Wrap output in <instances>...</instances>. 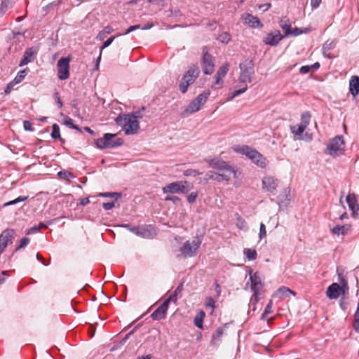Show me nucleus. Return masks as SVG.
Returning <instances> with one entry per match:
<instances>
[{
  "instance_id": "obj_63",
  "label": "nucleus",
  "mask_w": 359,
  "mask_h": 359,
  "mask_svg": "<svg viewBox=\"0 0 359 359\" xmlns=\"http://www.w3.org/2000/svg\"><path fill=\"white\" fill-rule=\"evenodd\" d=\"M154 26L152 22H147L144 27H141L142 29H149Z\"/></svg>"
},
{
  "instance_id": "obj_47",
  "label": "nucleus",
  "mask_w": 359,
  "mask_h": 359,
  "mask_svg": "<svg viewBox=\"0 0 359 359\" xmlns=\"http://www.w3.org/2000/svg\"><path fill=\"white\" fill-rule=\"evenodd\" d=\"M197 197H198L197 192H191L190 194L188 195L187 201L191 204L194 203L196 201Z\"/></svg>"
},
{
  "instance_id": "obj_12",
  "label": "nucleus",
  "mask_w": 359,
  "mask_h": 359,
  "mask_svg": "<svg viewBox=\"0 0 359 359\" xmlns=\"http://www.w3.org/2000/svg\"><path fill=\"white\" fill-rule=\"evenodd\" d=\"M69 62L68 57H62L57 61V76L60 80H66L69 76Z\"/></svg>"
},
{
  "instance_id": "obj_37",
  "label": "nucleus",
  "mask_w": 359,
  "mask_h": 359,
  "mask_svg": "<svg viewBox=\"0 0 359 359\" xmlns=\"http://www.w3.org/2000/svg\"><path fill=\"white\" fill-rule=\"evenodd\" d=\"M51 137L53 139H59L60 137V127L56 123L53 124L52 126Z\"/></svg>"
},
{
  "instance_id": "obj_15",
  "label": "nucleus",
  "mask_w": 359,
  "mask_h": 359,
  "mask_svg": "<svg viewBox=\"0 0 359 359\" xmlns=\"http://www.w3.org/2000/svg\"><path fill=\"white\" fill-rule=\"evenodd\" d=\"M278 185V179L273 176H265L262 179V189L268 192L275 194Z\"/></svg>"
},
{
  "instance_id": "obj_39",
  "label": "nucleus",
  "mask_w": 359,
  "mask_h": 359,
  "mask_svg": "<svg viewBox=\"0 0 359 359\" xmlns=\"http://www.w3.org/2000/svg\"><path fill=\"white\" fill-rule=\"evenodd\" d=\"M28 198V196H19L16 199L7 202L4 204V206H9L12 205H15L19 202H22L26 201Z\"/></svg>"
},
{
  "instance_id": "obj_49",
  "label": "nucleus",
  "mask_w": 359,
  "mask_h": 359,
  "mask_svg": "<svg viewBox=\"0 0 359 359\" xmlns=\"http://www.w3.org/2000/svg\"><path fill=\"white\" fill-rule=\"evenodd\" d=\"M17 85L15 83H14L13 80L11 81L8 85L6 87L5 90H4V93L6 94H9L12 89L13 88V87Z\"/></svg>"
},
{
  "instance_id": "obj_32",
  "label": "nucleus",
  "mask_w": 359,
  "mask_h": 359,
  "mask_svg": "<svg viewBox=\"0 0 359 359\" xmlns=\"http://www.w3.org/2000/svg\"><path fill=\"white\" fill-rule=\"evenodd\" d=\"M229 69V65L228 63L223 64L217 70L216 75L222 79L225 77Z\"/></svg>"
},
{
  "instance_id": "obj_25",
  "label": "nucleus",
  "mask_w": 359,
  "mask_h": 359,
  "mask_svg": "<svg viewBox=\"0 0 359 359\" xmlns=\"http://www.w3.org/2000/svg\"><path fill=\"white\" fill-rule=\"evenodd\" d=\"M351 229V225L349 224H346L344 225H337L334 228L331 229V231L333 234L339 236V235H346L350 231Z\"/></svg>"
},
{
  "instance_id": "obj_60",
  "label": "nucleus",
  "mask_w": 359,
  "mask_h": 359,
  "mask_svg": "<svg viewBox=\"0 0 359 359\" xmlns=\"http://www.w3.org/2000/svg\"><path fill=\"white\" fill-rule=\"evenodd\" d=\"M58 175L61 177H63V178H67L69 176L71 175V173L69 172H66V171H64V172H58Z\"/></svg>"
},
{
  "instance_id": "obj_54",
  "label": "nucleus",
  "mask_w": 359,
  "mask_h": 359,
  "mask_svg": "<svg viewBox=\"0 0 359 359\" xmlns=\"http://www.w3.org/2000/svg\"><path fill=\"white\" fill-rule=\"evenodd\" d=\"M64 123L67 126H69L70 128H72V125L74 124L73 123V120L68 117V116H66L65 120H64Z\"/></svg>"
},
{
  "instance_id": "obj_22",
  "label": "nucleus",
  "mask_w": 359,
  "mask_h": 359,
  "mask_svg": "<svg viewBox=\"0 0 359 359\" xmlns=\"http://www.w3.org/2000/svg\"><path fill=\"white\" fill-rule=\"evenodd\" d=\"M248 81L242 82L238 81V83L236 86V88H238V89L234 90L231 94H229L227 100L231 101L236 97L245 93L248 89Z\"/></svg>"
},
{
  "instance_id": "obj_34",
  "label": "nucleus",
  "mask_w": 359,
  "mask_h": 359,
  "mask_svg": "<svg viewBox=\"0 0 359 359\" xmlns=\"http://www.w3.org/2000/svg\"><path fill=\"white\" fill-rule=\"evenodd\" d=\"M223 84H224L223 79L219 76H217L215 74L214 76V81H213L212 84L211 85V88L215 89V90L220 89L222 88Z\"/></svg>"
},
{
  "instance_id": "obj_38",
  "label": "nucleus",
  "mask_w": 359,
  "mask_h": 359,
  "mask_svg": "<svg viewBox=\"0 0 359 359\" xmlns=\"http://www.w3.org/2000/svg\"><path fill=\"white\" fill-rule=\"evenodd\" d=\"M46 227H47V226L46 224H44L43 223H40L39 225L34 226L33 227L29 229L27 231L26 234L29 235V234H32V233H35L38 232L41 228H46Z\"/></svg>"
},
{
  "instance_id": "obj_33",
  "label": "nucleus",
  "mask_w": 359,
  "mask_h": 359,
  "mask_svg": "<svg viewBox=\"0 0 359 359\" xmlns=\"http://www.w3.org/2000/svg\"><path fill=\"white\" fill-rule=\"evenodd\" d=\"M243 253L248 260H255L257 257V251L255 249L245 248Z\"/></svg>"
},
{
  "instance_id": "obj_1",
  "label": "nucleus",
  "mask_w": 359,
  "mask_h": 359,
  "mask_svg": "<svg viewBox=\"0 0 359 359\" xmlns=\"http://www.w3.org/2000/svg\"><path fill=\"white\" fill-rule=\"evenodd\" d=\"M205 161L215 171H210L205 175V181L215 180L217 182H226L231 178H238V169L231 165L228 162L221 158H208Z\"/></svg>"
},
{
  "instance_id": "obj_55",
  "label": "nucleus",
  "mask_w": 359,
  "mask_h": 359,
  "mask_svg": "<svg viewBox=\"0 0 359 359\" xmlns=\"http://www.w3.org/2000/svg\"><path fill=\"white\" fill-rule=\"evenodd\" d=\"M311 69V67H310V66H302L300 68V73H302L303 74H307L310 72Z\"/></svg>"
},
{
  "instance_id": "obj_10",
  "label": "nucleus",
  "mask_w": 359,
  "mask_h": 359,
  "mask_svg": "<svg viewBox=\"0 0 359 359\" xmlns=\"http://www.w3.org/2000/svg\"><path fill=\"white\" fill-rule=\"evenodd\" d=\"M188 184L187 181H177L170 183L166 186L163 187L162 191L164 194H185L188 191L187 189V185Z\"/></svg>"
},
{
  "instance_id": "obj_48",
  "label": "nucleus",
  "mask_w": 359,
  "mask_h": 359,
  "mask_svg": "<svg viewBox=\"0 0 359 359\" xmlns=\"http://www.w3.org/2000/svg\"><path fill=\"white\" fill-rule=\"evenodd\" d=\"M99 196L102 197H111V198H115V200H117L118 197L120 196L118 193L113 192V193H100Z\"/></svg>"
},
{
  "instance_id": "obj_51",
  "label": "nucleus",
  "mask_w": 359,
  "mask_h": 359,
  "mask_svg": "<svg viewBox=\"0 0 359 359\" xmlns=\"http://www.w3.org/2000/svg\"><path fill=\"white\" fill-rule=\"evenodd\" d=\"M53 97L59 108H62L63 106V103L60 97L59 93L57 92L55 93Z\"/></svg>"
},
{
  "instance_id": "obj_3",
  "label": "nucleus",
  "mask_w": 359,
  "mask_h": 359,
  "mask_svg": "<svg viewBox=\"0 0 359 359\" xmlns=\"http://www.w3.org/2000/svg\"><path fill=\"white\" fill-rule=\"evenodd\" d=\"M236 152L245 154L254 163L261 168H266L267 166V161L266 158L259 151L248 146H243L234 149Z\"/></svg>"
},
{
  "instance_id": "obj_42",
  "label": "nucleus",
  "mask_w": 359,
  "mask_h": 359,
  "mask_svg": "<svg viewBox=\"0 0 359 359\" xmlns=\"http://www.w3.org/2000/svg\"><path fill=\"white\" fill-rule=\"evenodd\" d=\"M272 312V301L270 300L269 304L266 305L264 313L262 315V318L264 319L266 316Z\"/></svg>"
},
{
  "instance_id": "obj_5",
  "label": "nucleus",
  "mask_w": 359,
  "mask_h": 359,
  "mask_svg": "<svg viewBox=\"0 0 359 359\" xmlns=\"http://www.w3.org/2000/svg\"><path fill=\"white\" fill-rule=\"evenodd\" d=\"M199 69L195 65L190 66L187 72L184 74L180 83L179 88L181 93H185L187 91L189 86L192 84L196 79L198 76Z\"/></svg>"
},
{
  "instance_id": "obj_7",
  "label": "nucleus",
  "mask_w": 359,
  "mask_h": 359,
  "mask_svg": "<svg viewBox=\"0 0 359 359\" xmlns=\"http://www.w3.org/2000/svg\"><path fill=\"white\" fill-rule=\"evenodd\" d=\"M201 244V240L196 236L191 241H187L180 248V251L184 257H194Z\"/></svg>"
},
{
  "instance_id": "obj_45",
  "label": "nucleus",
  "mask_w": 359,
  "mask_h": 359,
  "mask_svg": "<svg viewBox=\"0 0 359 359\" xmlns=\"http://www.w3.org/2000/svg\"><path fill=\"white\" fill-rule=\"evenodd\" d=\"M215 304V301L211 297H208L205 299V306L206 307H210V308L214 309Z\"/></svg>"
},
{
  "instance_id": "obj_58",
  "label": "nucleus",
  "mask_w": 359,
  "mask_h": 359,
  "mask_svg": "<svg viewBox=\"0 0 359 359\" xmlns=\"http://www.w3.org/2000/svg\"><path fill=\"white\" fill-rule=\"evenodd\" d=\"M302 33H303V32L299 28H295L293 30H291L290 34L294 35V36H297Z\"/></svg>"
},
{
  "instance_id": "obj_23",
  "label": "nucleus",
  "mask_w": 359,
  "mask_h": 359,
  "mask_svg": "<svg viewBox=\"0 0 359 359\" xmlns=\"http://www.w3.org/2000/svg\"><path fill=\"white\" fill-rule=\"evenodd\" d=\"M290 294L295 295V292L290 288L283 286L278 288L273 294V297L283 299L290 296Z\"/></svg>"
},
{
  "instance_id": "obj_31",
  "label": "nucleus",
  "mask_w": 359,
  "mask_h": 359,
  "mask_svg": "<svg viewBox=\"0 0 359 359\" xmlns=\"http://www.w3.org/2000/svg\"><path fill=\"white\" fill-rule=\"evenodd\" d=\"M33 59V52L30 50L25 51L23 58L20 62V66H24L30 62Z\"/></svg>"
},
{
  "instance_id": "obj_26",
  "label": "nucleus",
  "mask_w": 359,
  "mask_h": 359,
  "mask_svg": "<svg viewBox=\"0 0 359 359\" xmlns=\"http://www.w3.org/2000/svg\"><path fill=\"white\" fill-rule=\"evenodd\" d=\"M280 27L284 30L285 35H290L291 33V24L289 19L287 17H283L279 21Z\"/></svg>"
},
{
  "instance_id": "obj_19",
  "label": "nucleus",
  "mask_w": 359,
  "mask_h": 359,
  "mask_svg": "<svg viewBox=\"0 0 359 359\" xmlns=\"http://www.w3.org/2000/svg\"><path fill=\"white\" fill-rule=\"evenodd\" d=\"M341 292H344L343 287L338 283H334L327 287L326 295L330 299H337Z\"/></svg>"
},
{
  "instance_id": "obj_61",
  "label": "nucleus",
  "mask_w": 359,
  "mask_h": 359,
  "mask_svg": "<svg viewBox=\"0 0 359 359\" xmlns=\"http://www.w3.org/2000/svg\"><path fill=\"white\" fill-rule=\"evenodd\" d=\"M165 201H173V202H176V201H180V198L177 196H167L165 198Z\"/></svg>"
},
{
  "instance_id": "obj_53",
  "label": "nucleus",
  "mask_w": 359,
  "mask_h": 359,
  "mask_svg": "<svg viewBox=\"0 0 359 359\" xmlns=\"http://www.w3.org/2000/svg\"><path fill=\"white\" fill-rule=\"evenodd\" d=\"M138 29H141V26H140V25L130 26V27H129V28L126 30V33H125V34H129V33H130L131 32L135 31V30Z\"/></svg>"
},
{
  "instance_id": "obj_13",
  "label": "nucleus",
  "mask_w": 359,
  "mask_h": 359,
  "mask_svg": "<svg viewBox=\"0 0 359 359\" xmlns=\"http://www.w3.org/2000/svg\"><path fill=\"white\" fill-rule=\"evenodd\" d=\"M202 68L204 74H211L215 70V65L212 57L208 53L207 48L203 49Z\"/></svg>"
},
{
  "instance_id": "obj_50",
  "label": "nucleus",
  "mask_w": 359,
  "mask_h": 359,
  "mask_svg": "<svg viewBox=\"0 0 359 359\" xmlns=\"http://www.w3.org/2000/svg\"><path fill=\"white\" fill-rule=\"evenodd\" d=\"M177 293L175 292H173L172 294L170 295V297L166 299L165 300L164 302H168V304L169 305L170 302H176L177 300Z\"/></svg>"
},
{
  "instance_id": "obj_62",
  "label": "nucleus",
  "mask_w": 359,
  "mask_h": 359,
  "mask_svg": "<svg viewBox=\"0 0 359 359\" xmlns=\"http://www.w3.org/2000/svg\"><path fill=\"white\" fill-rule=\"evenodd\" d=\"M105 37H106V35H105L104 32L102 30L98 33V34L97 36V39L101 41V40H103Z\"/></svg>"
},
{
  "instance_id": "obj_29",
  "label": "nucleus",
  "mask_w": 359,
  "mask_h": 359,
  "mask_svg": "<svg viewBox=\"0 0 359 359\" xmlns=\"http://www.w3.org/2000/svg\"><path fill=\"white\" fill-rule=\"evenodd\" d=\"M224 334V331L222 328H217L215 332L212 336L211 343L213 345H216L220 341L222 335Z\"/></svg>"
},
{
  "instance_id": "obj_21",
  "label": "nucleus",
  "mask_w": 359,
  "mask_h": 359,
  "mask_svg": "<svg viewBox=\"0 0 359 359\" xmlns=\"http://www.w3.org/2000/svg\"><path fill=\"white\" fill-rule=\"evenodd\" d=\"M243 20L245 24L249 25L252 28L262 27L263 25L258 18L253 16L251 14L246 13L243 15Z\"/></svg>"
},
{
  "instance_id": "obj_46",
  "label": "nucleus",
  "mask_w": 359,
  "mask_h": 359,
  "mask_svg": "<svg viewBox=\"0 0 359 359\" xmlns=\"http://www.w3.org/2000/svg\"><path fill=\"white\" fill-rule=\"evenodd\" d=\"M266 236V226L263 223H261L260 228H259V239L262 240V238H265Z\"/></svg>"
},
{
  "instance_id": "obj_64",
  "label": "nucleus",
  "mask_w": 359,
  "mask_h": 359,
  "mask_svg": "<svg viewBox=\"0 0 359 359\" xmlns=\"http://www.w3.org/2000/svg\"><path fill=\"white\" fill-rule=\"evenodd\" d=\"M90 203L88 198H83L80 201V204L81 205H86Z\"/></svg>"
},
{
  "instance_id": "obj_8",
  "label": "nucleus",
  "mask_w": 359,
  "mask_h": 359,
  "mask_svg": "<svg viewBox=\"0 0 359 359\" xmlns=\"http://www.w3.org/2000/svg\"><path fill=\"white\" fill-rule=\"evenodd\" d=\"M239 81H252V76L255 74L254 65L251 60H245L240 64Z\"/></svg>"
},
{
  "instance_id": "obj_57",
  "label": "nucleus",
  "mask_w": 359,
  "mask_h": 359,
  "mask_svg": "<svg viewBox=\"0 0 359 359\" xmlns=\"http://www.w3.org/2000/svg\"><path fill=\"white\" fill-rule=\"evenodd\" d=\"M102 31L104 32L105 35H107L111 34L114 31V29L111 26H107Z\"/></svg>"
},
{
  "instance_id": "obj_9",
  "label": "nucleus",
  "mask_w": 359,
  "mask_h": 359,
  "mask_svg": "<svg viewBox=\"0 0 359 359\" xmlns=\"http://www.w3.org/2000/svg\"><path fill=\"white\" fill-rule=\"evenodd\" d=\"M344 151V141L341 136H337L330 140L327 147V152L332 156L341 155Z\"/></svg>"
},
{
  "instance_id": "obj_43",
  "label": "nucleus",
  "mask_w": 359,
  "mask_h": 359,
  "mask_svg": "<svg viewBox=\"0 0 359 359\" xmlns=\"http://www.w3.org/2000/svg\"><path fill=\"white\" fill-rule=\"evenodd\" d=\"M29 241L30 240L29 238L25 237L22 238L20 242V245L16 248L15 250H18L21 248L26 247L29 243Z\"/></svg>"
},
{
  "instance_id": "obj_18",
  "label": "nucleus",
  "mask_w": 359,
  "mask_h": 359,
  "mask_svg": "<svg viewBox=\"0 0 359 359\" xmlns=\"http://www.w3.org/2000/svg\"><path fill=\"white\" fill-rule=\"evenodd\" d=\"M346 203L351 210V216L355 217L359 214V204L358 203L356 196L353 193H349L346 198Z\"/></svg>"
},
{
  "instance_id": "obj_24",
  "label": "nucleus",
  "mask_w": 359,
  "mask_h": 359,
  "mask_svg": "<svg viewBox=\"0 0 359 359\" xmlns=\"http://www.w3.org/2000/svg\"><path fill=\"white\" fill-rule=\"evenodd\" d=\"M349 90L353 97L359 93V76H353L349 81Z\"/></svg>"
},
{
  "instance_id": "obj_41",
  "label": "nucleus",
  "mask_w": 359,
  "mask_h": 359,
  "mask_svg": "<svg viewBox=\"0 0 359 359\" xmlns=\"http://www.w3.org/2000/svg\"><path fill=\"white\" fill-rule=\"evenodd\" d=\"M218 39L222 43H226L231 40V36L227 32H224L219 35Z\"/></svg>"
},
{
  "instance_id": "obj_40",
  "label": "nucleus",
  "mask_w": 359,
  "mask_h": 359,
  "mask_svg": "<svg viewBox=\"0 0 359 359\" xmlns=\"http://www.w3.org/2000/svg\"><path fill=\"white\" fill-rule=\"evenodd\" d=\"M201 174H202L201 172H199L198 170H194V169H187L184 171V175L187 176V177H189V176L196 177V176L201 175Z\"/></svg>"
},
{
  "instance_id": "obj_2",
  "label": "nucleus",
  "mask_w": 359,
  "mask_h": 359,
  "mask_svg": "<svg viewBox=\"0 0 359 359\" xmlns=\"http://www.w3.org/2000/svg\"><path fill=\"white\" fill-rule=\"evenodd\" d=\"M140 118H142L140 111H135L133 114L118 116L116 118V122L123 128L126 135H134L139 131L140 123L137 119Z\"/></svg>"
},
{
  "instance_id": "obj_52",
  "label": "nucleus",
  "mask_w": 359,
  "mask_h": 359,
  "mask_svg": "<svg viewBox=\"0 0 359 359\" xmlns=\"http://www.w3.org/2000/svg\"><path fill=\"white\" fill-rule=\"evenodd\" d=\"M114 205H115L114 202L104 203L102 204L103 208L106 210H111V208H113L114 207Z\"/></svg>"
},
{
  "instance_id": "obj_59",
  "label": "nucleus",
  "mask_w": 359,
  "mask_h": 359,
  "mask_svg": "<svg viewBox=\"0 0 359 359\" xmlns=\"http://www.w3.org/2000/svg\"><path fill=\"white\" fill-rule=\"evenodd\" d=\"M24 128L26 130H32V123L27 121H24Z\"/></svg>"
},
{
  "instance_id": "obj_6",
  "label": "nucleus",
  "mask_w": 359,
  "mask_h": 359,
  "mask_svg": "<svg viewBox=\"0 0 359 359\" xmlns=\"http://www.w3.org/2000/svg\"><path fill=\"white\" fill-rule=\"evenodd\" d=\"M116 134L106 133L103 137L95 140V144L100 149L114 148L122 145L123 140L116 138Z\"/></svg>"
},
{
  "instance_id": "obj_14",
  "label": "nucleus",
  "mask_w": 359,
  "mask_h": 359,
  "mask_svg": "<svg viewBox=\"0 0 359 359\" xmlns=\"http://www.w3.org/2000/svg\"><path fill=\"white\" fill-rule=\"evenodd\" d=\"M311 120V114L309 112H305L302 114L301 123L297 126L291 127V131L294 135H301L307 126H309Z\"/></svg>"
},
{
  "instance_id": "obj_56",
  "label": "nucleus",
  "mask_w": 359,
  "mask_h": 359,
  "mask_svg": "<svg viewBox=\"0 0 359 359\" xmlns=\"http://www.w3.org/2000/svg\"><path fill=\"white\" fill-rule=\"evenodd\" d=\"M322 0H311V5L313 8H316L320 4Z\"/></svg>"
},
{
  "instance_id": "obj_30",
  "label": "nucleus",
  "mask_w": 359,
  "mask_h": 359,
  "mask_svg": "<svg viewBox=\"0 0 359 359\" xmlns=\"http://www.w3.org/2000/svg\"><path fill=\"white\" fill-rule=\"evenodd\" d=\"M121 34H117L116 36H111L110 38H109L107 41H105L104 43H103V45L101 47V50H100V55L99 57H97V67H98L99 65V62L100 61V59H101V55H102V50L108 47L113 41L114 40L116 39V36H121Z\"/></svg>"
},
{
  "instance_id": "obj_20",
  "label": "nucleus",
  "mask_w": 359,
  "mask_h": 359,
  "mask_svg": "<svg viewBox=\"0 0 359 359\" xmlns=\"http://www.w3.org/2000/svg\"><path fill=\"white\" fill-rule=\"evenodd\" d=\"M168 307L169 305L168 302H163V304L152 313L151 316L152 319L154 320L163 319L165 317Z\"/></svg>"
},
{
  "instance_id": "obj_28",
  "label": "nucleus",
  "mask_w": 359,
  "mask_h": 359,
  "mask_svg": "<svg viewBox=\"0 0 359 359\" xmlns=\"http://www.w3.org/2000/svg\"><path fill=\"white\" fill-rule=\"evenodd\" d=\"M336 43L334 41H326L323 46V55L329 58H331L332 56L328 53V52L333 49L335 47Z\"/></svg>"
},
{
  "instance_id": "obj_17",
  "label": "nucleus",
  "mask_w": 359,
  "mask_h": 359,
  "mask_svg": "<svg viewBox=\"0 0 359 359\" xmlns=\"http://www.w3.org/2000/svg\"><path fill=\"white\" fill-rule=\"evenodd\" d=\"M283 39V36L278 30H273L268 33L263 39V42L266 45L275 46Z\"/></svg>"
},
{
  "instance_id": "obj_35",
  "label": "nucleus",
  "mask_w": 359,
  "mask_h": 359,
  "mask_svg": "<svg viewBox=\"0 0 359 359\" xmlns=\"http://www.w3.org/2000/svg\"><path fill=\"white\" fill-rule=\"evenodd\" d=\"M236 225L239 229L241 230H246L248 229L245 220L238 215H237L236 217Z\"/></svg>"
},
{
  "instance_id": "obj_4",
  "label": "nucleus",
  "mask_w": 359,
  "mask_h": 359,
  "mask_svg": "<svg viewBox=\"0 0 359 359\" xmlns=\"http://www.w3.org/2000/svg\"><path fill=\"white\" fill-rule=\"evenodd\" d=\"M210 95V90H205L193 100L182 112V116L186 117L190 114L198 111L202 106L207 102Z\"/></svg>"
},
{
  "instance_id": "obj_36",
  "label": "nucleus",
  "mask_w": 359,
  "mask_h": 359,
  "mask_svg": "<svg viewBox=\"0 0 359 359\" xmlns=\"http://www.w3.org/2000/svg\"><path fill=\"white\" fill-rule=\"evenodd\" d=\"M27 69L20 71L18 73L17 76L13 79L14 83H15L16 84H18L20 82H22L23 81V79H25V77L27 74Z\"/></svg>"
},
{
  "instance_id": "obj_44",
  "label": "nucleus",
  "mask_w": 359,
  "mask_h": 359,
  "mask_svg": "<svg viewBox=\"0 0 359 359\" xmlns=\"http://www.w3.org/2000/svg\"><path fill=\"white\" fill-rule=\"evenodd\" d=\"M148 2L154 4L156 6L163 8L166 6L165 0H147Z\"/></svg>"
},
{
  "instance_id": "obj_27",
  "label": "nucleus",
  "mask_w": 359,
  "mask_h": 359,
  "mask_svg": "<svg viewBox=\"0 0 359 359\" xmlns=\"http://www.w3.org/2000/svg\"><path fill=\"white\" fill-rule=\"evenodd\" d=\"M205 317V313L203 310L198 311L197 314L194 320V325L197 327L202 329L203 327V323Z\"/></svg>"
},
{
  "instance_id": "obj_11",
  "label": "nucleus",
  "mask_w": 359,
  "mask_h": 359,
  "mask_svg": "<svg viewBox=\"0 0 359 359\" xmlns=\"http://www.w3.org/2000/svg\"><path fill=\"white\" fill-rule=\"evenodd\" d=\"M250 280L251 282V290L253 292L252 301H254L253 304H255L259 301V295L260 290L263 287V285L260 277L257 273L250 275Z\"/></svg>"
},
{
  "instance_id": "obj_16",
  "label": "nucleus",
  "mask_w": 359,
  "mask_h": 359,
  "mask_svg": "<svg viewBox=\"0 0 359 359\" xmlns=\"http://www.w3.org/2000/svg\"><path fill=\"white\" fill-rule=\"evenodd\" d=\"M15 231L11 229L4 230L0 235V251L4 252L8 244L12 243L14 239Z\"/></svg>"
}]
</instances>
